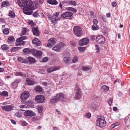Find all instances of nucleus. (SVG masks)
Returning <instances> with one entry per match:
<instances>
[{"mask_svg":"<svg viewBox=\"0 0 130 130\" xmlns=\"http://www.w3.org/2000/svg\"><path fill=\"white\" fill-rule=\"evenodd\" d=\"M89 42V40L86 38H84L81 39L78 42L79 44L81 45H86Z\"/></svg>","mask_w":130,"mask_h":130,"instance_id":"dca6fc26","label":"nucleus"},{"mask_svg":"<svg viewBox=\"0 0 130 130\" xmlns=\"http://www.w3.org/2000/svg\"><path fill=\"white\" fill-rule=\"evenodd\" d=\"M96 42L100 44L103 43L105 41L104 38L102 35H98L96 38Z\"/></svg>","mask_w":130,"mask_h":130,"instance_id":"4468645a","label":"nucleus"},{"mask_svg":"<svg viewBox=\"0 0 130 130\" xmlns=\"http://www.w3.org/2000/svg\"><path fill=\"white\" fill-rule=\"evenodd\" d=\"M93 25L92 26V28L93 30H96L99 28V26L98 25V21L95 19H94L93 20Z\"/></svg>","mask_w":130,"mask_h":130,"instance_id":"f8f14e48","label":"nucleus"},{"mask_svg":"<svg viewBox=\"0 0 130 130\" xmlns=\"http://www.w3.org/2000/svg\"><path fill=\"white\" fill-rule=\"evenodd\" d=\"M86 48L85 47H78V49L81 52H84Z\"/></svg>","mask_w":130,"mask_h":130,"instance_id":"37998d69","label":"nucleus"},{"mask_svg":"<svg viewBox=\"0 0 130 130\" xmlns=\"http://www.w3.org/2000/svg\"><path fill=\"white\" fill-rule=\"evenodd\" d=\"M37 109L38 112L41 115V113L43 109V107L41 106H37Z\"/></svg>","mask_w":130,"mask_h":130,"instance_id":"2f4dec72","label":"nucleus"},{"mask_svg":"<svg viewBox=\"0 0 130 130\" xmlns=\"http://www.w3.org/2000/svg\"><path fill=\"white\" fill-rule=\"evenodd\" d=\"M56 96L58 101L60 100L62 101H64L66 98V96L61 93H60Z\"/></svg>","mask_w":130,"mask_h":130,"instance_id":"9b49d317","label":"nucleus"},{"mask_svg":"<svg viewBox=\"0 0 130 130\" xmlns=\"http://www.w3.org/2000/svg\"><path fill=\"white\" fill-rule=\"evenodd\" d=\"M48 59L47 57H45L43 58L42 60V61L43 62H46L48 61Z\"/></svg>","mask_w":130,"mask_h":130,"instance_id":"603ef678","label":"nucleus"},{"mask_svg":"<svg viewBox=\"0 0 130 130\" xmlns=\"http://www.w3.org/2000/svg\"><path fill=\"white\" fill-rule=\"evenodd\" d=\"M68 3V2L66 1H64L62 2V5H64L65 6H66L67 5V4Z\"/></svg>","mask_w":130,"mask_h":130,"instance_id":"4d7b16f0","label":"nucleus"},{"mask_svg":"<svg viewBox=\"0 0 130 130\" xmlns=\"http://www.w3.org/2000/svg\"><path fill=\"white\" fill-rule=\"evenodd\" d=\"M62 78H64L67 79L68 77V75H67L66 73L64 72L62 74Z\"/></svg>","mask_w":130,"mask_h":130,"instance_id":"a19ab883","label":"nucleus"},{"mask_svg":"<svg viewBox=\"0 0 130 130\" xmlns=\"http://www.w3.org/2000/svg\"><path fill=\"white\" fill-rule=\"evenodd\" d=\"M65 44L63 43H60L54 47L52 49L56 52H59L61 49L65 46Z\"/></svg>","mask_w":130,"mask_h":130,"instance_id":"39448f33","label":"nucleus"},{"mask_svg":"<svg viewBox=\"0 0 130 130\" xmlns=\"http://www.w3.org/2000/svg\"><path fill=\"white\" fill-rule=\"evenodd\" d=\"M76 94L75 96V99L79 100L82 97L81 92L80 89L77 87H76Z\"/></svg>","mask_w":130,"mask_h":130,"instance_id":"2eb2a0df","label":"nucleus"},{"mask_svg":"<svg viewBox=\"0 0 130 130\" xmlns=\"http://www.w3.org/2000/svg\"><path fill=\"white\" fill-rule=\"evenodd\" d=\"M20 82V80L18 79H16L14 82L11 84V86L13 89L15 88L18 84Z\"/></svg>","mask_w":130,"mask_h":130,"instance_id":"6ab92c4d","label":"nucleus"},{"mask_svg":"<svg viewBox=\"0 0 130 130\" xmlns=\"http://www.w3.org/2000/svg\"><path fill=\"white\" fill-rule=\"evenodd\" d=\"M42 54V52L40 51H36L35 56L37 57H40Z\"/></svg>","mask_w":130,"mask_h":130,"instance_id":"72a5a7b5","label":"nucleus"},{"mask_svg":"<svg viewBox=\"0 0 130 130\" xmlns=\"http://www.w3.org/2000/svg\"><path fill=\"white\" fill-rule=\"evenodd\" d=\"M82 70L85 71L89 70L90 69V68L85 66H83L82 67Z\"/></svg>","mask_w":130,"mask_h":130,"instance_id":"f704fd0d","label":"nucleus"},{"mask_svg":"<svg viewBox=\"0 0 130 130\" xmlns=\"http://www.w3.org/2000/svg\"><path fill=\"white\" fill-rule=\"evenodd\" d=\"M102 89L105 91H107L109 90V88L108 86L106 85H104L102 87Z\"/></svg>","mask_w":130,"mask_h":130,"instance_id":"79ce46f5","label":"nucleus"},{"mask_svg":"<svg viewBox=\"0 0 130 130\" xmlns=\"http://www.w3.org/2000/svg\"><path fill=\"white\" fill-rule=\"evenodd\" d=\"M36 115V114L32 111L27 110L25 111L24 115L25 116H32Z\"/></svg>","mask_w":130,"mask_h":130,"instance_id":"a211bd4d","label":"nucleus"},{"mask_svg":"<svg viewBox=\"0 0 130 130\" xmlns=\"http://www.w3.org/2000/svg\"><path fill=\"white\" fill-rule=\"evenodd\" d=\"M32 43L35 44H37L38 46H40L41 45V42L37 38H35L32 41Z\"/></svg>","mask_w":130,"mask_h":130,"instance_id":"4be33fe9","label":"nucleus"},{"mask_svg":"<svg viewBox=\"0 0 130 130\" xmlns=\"http://www.w3.org/2000/svg\"><path fill=\"white\" fill-rule=\"evenodd\" d=\"M58 101L56 96L53 97L51 99L50 103L51 104H54L57 102Z\"/></svg>","mask_w":130,"mask_h":130,"instance_id":"5701e85b","label":"nucleus"},{"mask_svg":"<svg viewBox=\"0 0 130 130\" xmlns=\"http://www.w3.org/2000/svg\"><path fill=\"white\" fill-rule=\"evenodd\" d=\"M8 40L10 42H12L15 40L14 39L13 36L9 37L8 39Z\"/></svg>","mask_w":130,"mask_h":130,"instance_id":"ea45409f","label":"nucleus"},{"mask_svg":"<svg viewBox=\"0 0 130 130\" xmlns=\"http://www.w3.org/2000/svg\"><path fill=\"white\" fill-rule=\"evenodd\" d=\"M95 47L96 48V50L97 51L96 52L97 53H98L99 52L100 49H99V47L98 45H95Z\"/></svg>","mask_w":130,"mask_h":130,"instance_id":"e2e57ef3","label":"nucleus"},{"mask_svg":"<svg viewBox=\"0 0 130 130\" xmlns=\"http://www.w3.org/2000/svg\"><path fill=\"white\" fill-rule=\"evenodd\" d=\"M35 89L36 91L38 92H41L42 91V89L41 87L40 86L36 87V88Z\"/></svg>","mask_w":130,"mask_h":130,"instance_id":"c9c22d12","label":"nucleus"},{"mask_svg":"<svg viewBox=\"0 0 130 130\" xmlns=\"http://www.w3.org/2000/svg\"><path fill=\"white\" fill-rule=\"evenodd\" d=\"M26 28H24L23 29L22 32L24 34H25L26 32Z\"/></svg>","mask_w":130,"mask_h":130,"instance_id":"680f3d73","label":"nucleus"},{"mask_svg":"<svg viewBox=\"0 0 130 130\" xmlns=\"http://www.w3.org/2000/svg\"><path fill=\"white\" fill-rule=\"evenodd\" d=\"M119 123L118 122L115 123L111 126V128H115L116 126H117L119 125Z\"/></svg>","mask_w":130,"mask_h":130,"instance_id":"a18cd8bd","label":"nucleus"},{"mask_svg":"<svg viewBox=\"0 0 130 130\" xmlns=\"http://www.w3.org/2000/svg\"><path fill=\"white\" fill-rule=\"evenodd\" d=\"M32 31L33 35L36 36H38L39 34V31L37 28H32Z\"/></svg>","mask_w":130,"mask_h":130,"instance_id":"412c9836","label":"nucleus"},{"mask_svg":"<svg viewBox=\"0 0 130 130\" xmlns=\"http://www.w3.org/2000/svg\"><path fill=\"white\" fill-rule=\"evenodd\" d=\"M38 118L37 117H34L32 118V121H37L38 119Z\"/></svg>","mask_w":130,"mask_h":130,"instance_id":"8fccbe9b","label":"nucleus"},{"mask_svg":"<svg viewBox=\"0 0 130 130\" xmlns=\"http://www.w3.org/2000/svg\"><path fill=\"white\" fill-rule=\"evenodd\" d=\"M14 106L12 104L1 106V108L7 111H11L14 108Z\"/></svg>","mask_w":130,"mask_h":130,"instance_id":"1a4fd4ad","label":"nucleus"},{"mask_svg":"<svg viewBox=\"0 0 130 130\" xmlns=\"http://www.w3.org/2000/svg\"><path fill=\"white\" fill-rule=\"evenodd\" d=\"M27 105L29 107H32L33 106V104L32 102H30L28 103Z\"/></svg>","mask_w":130,"mask_h":130,"instance_id":"864d4df0","label":"nucleus"},{"mask_svg":"<svg viewBox=\"0 0 130 130\" xmlns=\"http://www.w3.org/2000/svg\"><path fill=\"white\" fill-rule=\"evenodd\" d=\"M18 49V48L17 47H14L12 48L11 49L10 51L11 52H14L16 51Z\"/></svg>","mask_w":130,"mask_h":130,"instance_id":"3c124183","label":"nucleus"},{"mask_svg":"<svg viewBox=\"0 0 130 130\" xmlns=\"http://www.w3.org/2000/svg\"><path fill=\"white\" fill-rule=\"evenodd\" d=\"M59 12H57L55 13L53 15L48 14L47 17L51 22L55 24L56 21L60 20L59 17Z\"/></svg>","mask_w":130,"mask_h":130,"instance_id":"f03ea898","label":"nucleus"},{"mask_svg":"<svg viewBox=\"0 0 130 130\" xmlns=\"http://www.w3.org/2000/svg\"><path fill=\"white\" fill-rule=\"evenodd\" d=\"M1 48L3 50L5 51L8 50L9 49V47L7 45L4 44L2 45Z\"/></svg>","mask_w":130,"mask_h":130,"instance_id":"c756f323","label":"nucleus"},{"mask_svg":"<svg viewBox=\"0 0 130 130\" xmlns=\"http://www.w3.org/2000/svg\"><path fill=\"white\" fill-rule=\"evenodd\" d=\"M63 60L65 62L68 63L69 61V58L65 57L64 58Z\"/></svg>","mask_w":130,"mask_h":130,"instance_id":"09e8293b","label":"nucleus"},{"mask_svg":"<svg viewBox=\"0 0 130 130\" xmlns=\"http://www.w3.org/2000/svg\"><path fill=\"white\" fill-rule=\"evenodd\" d=\"M117 5V3L115 2H113L112 3V6L113 7H116Z\"/></svg>","mask_w":130,"mask_h":130,"instance_id":"052dcab7","label":"nucleus"},{"mask_svg":"<svg viewBox=\"0 0 130 130\" xmlns=\"http://www.w3.org/2000/svg\"><path fill=\"white\" fill-rule=\"evenodd\" d=\"M16 73L19 76L24 77H26V75L25 74L21 72H17Z\"/></svg>","mask_w":130,"mask_h":130,"instance_id":"c85d7f7f","label":"nucleus"},{"mask_svg":"<svg viewBox=\"0 0 130 130\" xmlns=\"http://www.w3.org/2000/svg\"><path fill=\"white\" fill-rule=\"evenodd\" d=\"M18 60L22 63H28V61L27 59H24L21 57H18Z\"/></svg>","mask_w":130,"mask_h":130,"instance_id":"bb28decb","label":"nucleus"},{"mask_svg":"<svg viewBox=\"0 0 130 130\" xmlns=\"http://www.w3.org/2000/svg\"><path fill=\"white\" fill-rule=\"evenodd\" d=\"M26 37L25 36L21 37L18 39H17L16 41L17 42L19 43L20 45H24L25 43V41H23V40L26 39Z\"/></svg>","mask_w":130,"mask_h":130,"instance_id":"f3484780","label":"nucleus"},{"mask_svg":"<svg viewBox=\"0 0 130 130\" xmlns=\"http://www.w3.org/2000/svg\"><path fill=\"white\" fill-rule=\"evenodd\" d=\"M8 2H3L2 3V6L3 7L5 5H7L8 4Z\"/></svg>","mask_w":130,"mask_h":130,"instance_id":"bf43d9fd","label":"nucleus"},{"mask_svg":"<svg viewBox=\"0 0 130 130\" xmlns=\"http://www.w3.org/2000/svg\"><path fill=\"white\" fill-rule=\"evenodd\" d=\"M35 100L38 103H42L45 99L44 97L42 95H38L36 96L35 98Z\"/></svg>","mask_w":130,"mask_h":130,"instance_id":"ddd939ff","label":"nucleus"},{"mask_svg":"<svg viewBox=\"0 0 130 130\" xmlns=\"http://www.w3.org/2000/svg\"><path fill=\"white\" fill-rule=\"evenodd\" d=\"M29 95V92L27 91H24L21 95V100L24 101L26 100Z\"/></svg>","mask_w":130,"mask_h":130,"instance_id":"0eeeda50","label":"nucleus"},{"mask_svg":"<svg viewBox=\"0 0 130 130\" xmlns=\"http://www.w3.org/2000/svg\"><path fill=\"white\" fill-rule=\"evenodd\" d=\"M26 81L27 84L29 85H32L35 84L34 80L32 79L26 78Z\"/></svg>","mask_w":130,"mask_h":130,"instance_id":"aec40b11","label":"nucleus"},{"mask_svg":"<svg viewBox=\"0 0 130 130\" xmlns=\"http://www.w3.org/2000/svg\"><path fill=\"white\" fill-rule=\"evenodd\" d=\"M39 14V11H37L34 13L32 15L34 17H37L38 16Z\"/></svg>","mask_w":130,"mask_h":130,"instance_id":"49530a36","label":"nucleus"},{"mask_svg":"<svg viewBox=\"0 0 130 130\" xmlns=\"http://www.w3.org/2000/svg\"><path fill=\"white\" fill-rule=\"evenodd\" d=\"M96 124L97 126L102 128L105 126L106 122L104 117L98 118L96 121Z\"/></svg>","mask_w":130,"mask_h":130,"instance_id":"7ed1b4c3","label":"nucleus"},{"mask_svg":"<svg viewBox=\"0 0 130 130\" xmlns=\"http://www.w3.org/2000/svg\"><path fill=\"white\" fill-rule=\"evenodd\" d=\"M26 105H22L20 107L21 108H23L25 109L26 108Z\"/></svg>","mask_w":130,"mask_h":130,"instance_id":"0e129e2a","label":"nucleus"},{"mask_svg":"<svg viewBox=\"0 0 130 130\" xmlns=\"http://www.w3.org/2000/svg\"><path fill=\"white\" fill-rule=\"evenodd\" d=\"M47 2L49 4L55 5H56L58 4V2L56 0H47Z\"/></svg>","mask_w":130,"mask_h":130,"instance_id":"393cba45","label":"nucleus"},{"mask_svg":"<svg viewBox=\"0 0 130 130\" xmlns=\"http://www.w3.org/2000/svg\"><path fill=\"white\" fill-rule=\"evenodd\" d=\"M60 68L58 66H51L50 67L47 69V71L49 73H50L52 72L59 70Z\"/></svg>","mask_w":130,"mask_h":130,"instance_id":"9d476101","label":"nucleus"},{"mask_svg":"<svg viewBox=\"0 0 130 130\" xmlns=\"http://www.w3.org/2000/svg\"><path fill=\"white\" fill-rule=\"evenodd\" d=\"M129 118L128 117V116L126 117L125 119L124 120L125 121V123H127L126 121H127L128 120Z\"/></svg>","mask_w":130,"mask_h":130,"instance_id":"69168bd1","label":"nucleus"},{"mask_svg":"<svg viewBox=\"0 0 130 130\" xmlns=\"http://www.w3.org/2000/svg\"><path fill=\"white\" fill-rule=\"evenodd\" d=\"M112 100L111 98L108 101V103L110 105H111L112 103Z\"/></svg>","mask_w":130,"mask_h":130,"instance_id":"5fc2aeb1","label":"nucleus"},{"mask_svg":"<svg viewBox=\"0 0 130 130\" xmlns=\"http://www.w3.org/2000/svg\"><path fill=\"white\" fill-rule=\"evenodd\" d=\"M15 116L18 117L20 118L22 116L21 114L19 112H16L15 114Z\"/></svg>","mask_w":130,"mask_h":130,"instance_id":"de8ad7c7","label":"nucleus"},{"mask_svg":"<svg viewBox=\"0 0 130 130\" xmlns=\"http://www.w3.org/2000/svg\"><path fill=\"white\" fill-rule=\"evenodd\" d=\"M8 14L10 18H11L13 19L15 16V13L13 11H10Z\"/></svg>","mask_w":130,"mask_h":130,"instance_id":"cd10ccee","label":"nucleus"},{"mask_svg":"<svg viewBox=\"0 0 130 130\" xmlns=\"http://www.w3.org/2000/svg\"><path fill=\"white\" fill-rule=\"evenodd\" d=\"M66 9L67 10L72 11L74 13H76L77 11L76 9L72 7H66Z\"/></svg>","mask_w":130,"mask_h":130,"instance_id":"a878e982","label":"nucleus"},{"mask_svg":"<svg viewBox=\"0 0 130 130\" xmlns=\"http://www.w3.org/2000/svg\"><path fill=\"white\" fill-rule=\"evenodd\" d=\"M30 52L35 56L36 51L35 49H30Z\"/></svg>","mask_w":130,"mask_h":130,"instance_id":"c03bdc74","label":"nucleus"},{"mask_svg":"<svg viewBox=\"0 0 130 130\" xmlns=\"http://www.w3.org/2000/svg\"><path fill=\"white\" fill-rule=\"evenodd\" d=\"M85 116L86 118H89L91 117V114L90 113H87L86 115Z\"/></svg>","mask_w":130,"mask_h":130,"instance_id":"6e6d98bb","label":"nucleus"},{"mask_svg":"<svg viewBox=\"0 0 130 130\" xmlns=\"http://www.w3.org/2000/svg\"><path fill=\"white\" fill-rule=\"evenodd\" d=\"M78 60V58L77 56H75L73 58L72 62L73 63H74L76 62Z\"/></svg>","mask_w":130,"mask_h":130,"instance_id":"e433bc0d","label":"nucleus"},{"mask_svg":"<svg viewBox=\"0 0 130 130\" xmlns=\"http://www.w3.org/2000/svg\"><path fill=\"white\" fill-rule=\"evenodd\" d=\"M8 95V92L6 91H3L1 93V95L7 96Z\"/></svg>","mask_w":130,"mask_h":130,"instance_id":"4c0bfd02","label":"nucleus"},{"mask_svg":"<svg viewBox=\"0 0 130 130\" xmlns=\"http://www.w3.org/2000/svg\"><path fill=\"white\" fill-rule=\"evenodd\" d=\"M56 42V39L54 38H51L48 40L47 46L48 47H51L54 45Z\"/></svg>","mask_w":130,"mask_h":130,"instance_id":"423d86ee","label":"nucleus"},{"mask_svg":"<svg viewBox=\"0 0 130 130\" xmlns=\"http://www.w3.org/2000/svg\"><path fill=\"white\" fill-rule=\"evenodd\" d=\"M18 4L20 7L23 8L24 13L27 15L31 14L33 10L36 8L35 3L30 0H18Z\"/></svg>","mask_w":130,"mask_h":130,"instance_id":"f257e3e1","label":"nucleus"},{"mask_svg":"<svg viewBox=\"0 0 130 130\" xmlns=\"http://www.w3.org/2000/svg\"><path fill=\"white\" fill-rule=\"evenodd\" d=\"M74 34L77 37H80L82 34V28L78 26H75L73 28Z\"/></svg>","mask_w":130,"mask_h":130,"instance_id":"20e7f679","label":"nucleus"},{"mask_svg":"<svg viewBox=\"0 0 130 130\" xmlns=\"http://www.w3.org/2000/svg\"><path fill=\"white\" fill-rule=\"evenodd\" d=\"M27 60L30 63H34L36 62L35 59L32 57H28L27 58Z\"/></svg>","mask_w":130,"mask_h":130,"instance_id":"b1692460","label":"nucleus"},{"mask_svg":"<svg viewBox=\"0 0 130 130\" xmlns=\"http://www.w3.org/2000/svg\"><path fill=\"white\" fill-rule=\"evenodd\" d=\"M73 13L70 12H67L62 14L61 15V17L63 19H68L71 17L73 15Z\"/></svg>","mask_w":130,"mask_h":130,"instance_id":"6e6552de","label":"nucleus"},{"mask_svg":"<svg viewBox=\"0 0 130 130\" xmlns=\"http://www.w3.org/2000/svg\"><path fill=\"white\" fill-rule=\"evenodd\" d=\"M3 32L4 34H7L9 33V31L8 29L5 28L3 30Z\"/></svg>","mask_w":130,"mask_h":130,"instance_id":"58836bf2","label":"nucleus"},{"mask_svg":"<svg viewBox=\"0 0 130 130\" xmlns=\"http://www.w3.org/2000/svg\"><path fill=\"white\" fill-rule=\"evenodd\" d=\"M68 3L69 4H71L72 5L74 6H76V2L73 1H69L68 2Z\"/></svg>","mask_w":130,"mask_h":130,"instance_id":"473e14b6","label":"nucleus"},{"mask_svg":"<svg viewBox=\"0 0 130 130\" xmlns=\"http://www.w3.org/2000/svg\"><path fill=\"white\" fill-rule=\"evenodd\" d=\"M106 16L107 17H109L110 16V13H108L106 14Z\"/></svg>","mask_w":130,"mask_h":130,"instance_id":"338daca9","label":"nucleus"},{"mask_svg":"<svg viewBox=\"0 0 130 130\" xmlns=\"http://www.w3.org/2000/svg\"><path fill=\"white\" fill-rule=\"evenodd\" d=\"M11 121L12 123L14 124H16V122L13 120H11Z\"/></svg>","mask_w":130,"mask_h":130,"instance_id":"774afa93","label":"nucleus"},{"mask_svg":"<svg viewBox=\"0 0 130 130\" xmlns=\"http://www.w3.org/2000/svg\"><path fill=\"white\" fill-rule=\"evenodd\" d=\"M30 49L28 48L24 49L23 50V52L26 54H28L30 53Z\"/></svg>","mask_w":130,"mask_h":130,"instance_id":"7c9ffc66","label":"nucleus"},{"mask_svg":"<svg viewBox=\"0 0 130 130\" xmlns=\"http://www.w3.org/2000/svg\"><path fill=\"white\" fill-rule=\"evenodd\" d=\"M71 44L73 47H75L76 46V43L73 41H71L70 42Z\"/></svg>","mask_w":130,"mask_h":130,"instance_id":"13d9d810","label":"nucleus"}]
</instances>
